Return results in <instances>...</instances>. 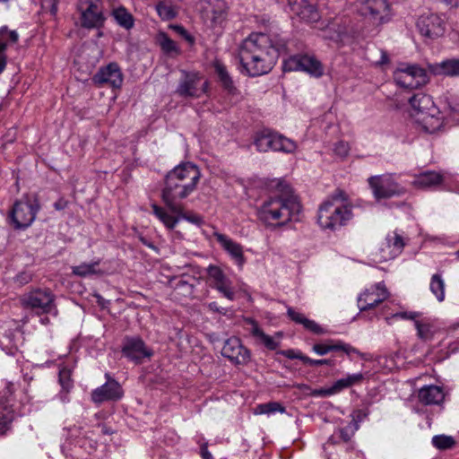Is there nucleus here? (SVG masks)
<instances>
[{
  "instance_id": "nucleus-1",
  "label": "nucleus",
  "mask_w": 459,
  "mask_h": 459,
  "mask_svg": "<svg viewBox=\"0 0 459 459\" xmlns=\"http://www.w3.org/2000/svg\"><path fill=\"white\" fill-rule=\"evenodd\" d=\"M288 40L277 32H252L238 48L240 72L250 77L272 71L280 55L287 50Z\"/></svg>"
},
{
  "instance_id": "nucleus-2",
  "label": "nucleus",
  "mask_w": 459,
  "mask_h": 459,
  "mask_svg": "<svg viewBox=\"0 0 459 459\" xmlns=\"http://www.w3.org/2000/svg\"><path fill=\"white\" fill-rule=\"evenodd\" d=\"M199 168L192 162H182L164 177L161 200L170 212H180V204L193 194L201 179Z\"/></svg>"
},
{
  "instance_id": "nucleus-3",
  "label": "nucleus",
  "mask_w": 459,
  "mask_h": 459,
  "mask_svg": "<svg viewBox=\"0 0 459 459\" xmlns=\"http://www.w3.org/2000/svg\"><path fill=\"white\" fill-rule=\"evenodd\" d=\"M280 193L267 197L257 208V217L266 227L276 229L297 221L301 212L299 198L288 186L278 183Z\"/></svg>"
},
{
  "instance_id": "nucleus-4",
  "label": "nucleus",
  "mask_w": 459,
  "mask_h": 459,
  "mask_svg": "<svg viewBox=\"0 0 459 459\" xmlns=\"http://www.w3.org/2000/svg\"><path fill=\"white\" fill-rule=\"evenodd\" d=\"M39 210L40 204L36 195H23L13 204L8 214V222L16 230H26L35 221Z\"/></svg>"
},
{
  "instance_id": "nucleus-5",
  "label": "nucleus",
  "mask_w": 459,
  "mask_h": 459,
  "mask_svg": "<svg viewBox=\"0 0 459 459\" xmlns=\"http://www.w3.org/2000/svg\"><path fill=\"white\" fill-rule=\"evenodd\" d=\"M352 216V209L349 204L324 202L318 209L317 223L324 230H335L345 226Z\"/></svg>"
},
{
  "instance_id": "nucleus-6",
  "label": "nucleus",
  "mask_w": 459,
  "mask_h": 459,
  "mask_svg": "<svg viewBox=\"0 0 459 459\" xmlns=\"http://www.w3.org/2000/svg\"><path fill=\"white\" fill-rule=\"evenodd\" d=\"M253 143L259 152L272 151L292 154L298 148L295 141L269 128H264L256 132L254 135Z\"/></svg>"
},
{
  "instance_id": "nucleus-7",
  "label": "nucleus",
  "mask_w": 459,
  "mask_h": 459,
  "mask_svg": "<svg viewBox=\"0 0 459 459\" xmlns=\"http://www.w3.org/2000/svg\"><path fill=\"white\" fill-rule=\"evenodd\" d=\"M368 182L373 196L377 201L401 196L405 193V189L390 174L371 176Z\"/></svg>"
},
{
  "instance_id": "nucleus-8",
  "label": "nucleus",
  "mask_w": 459,
  "mask_h": 459,
  "mask_svg": "<svg viewBox=\"0 0 459 459\" xmlns=\"http://www.w3.org/2000/svg\"><path fill=\"white\" fill-rule=\"evenodd\" d=\"M393 77L397 85L406 89H417L429 81L426 70L417 65L398 67Z\"/></svg>"
},
{
  "instance_id": "nucleus-9",
  "label": "nucleus",
  "mask_w": 459,
  "mask_h": 459,
  "mask_svg": "<svg viewBox=\"0 0 459 459\" xmlns=\"http://www.w3.org/2000/svg\"><path fill=\"white\" fill-rule=\"evenodd\" d=\"M282 68L284 72L302 71L309 75L319 78L324 74L321 62L313 56L294 55L284 60Z\"/></svg>"
},
{
  "instance_id": "nucleus-10",
  "label": "nucleus",
  "mask_w": 459,
  "mask_h": 459,
  "mask_svg": "<svg viewBox=\"0 0 459 459\" xmlns=\"http://www.w3.org/2000/svg\"><path fill=\"white\" fill-rule=\"evenodd\" d=\"M201 81L202 77L197 73L182 70L176 93L183 98H200L206 93L209 86L207 81L202 84Z\"/></svg>"
},
{
  "instance_id": "nucleus-11",
  "label": "nucleus",
  "mask_w": 459,
  "mask_h": 459,
  "mask_svg": "<svg viewBox=\"0 0 459 459\" xmlns=\"http://www.w3.org/2000/svg\"><path fill=\"white\" fill-rule=\"evenodd\" d=\"M3 391L0 392V436L5 434L15 418V411L11 403V396L14 393L15 384L10 381H1Z\"/></svg>"
},
{
  "instance_id": "nucleus-12",
  "label": "nucleus",
  "mask_w": 459,
  "mask_h": 459,
  "mask_svg": "<svg viewBox=\"0 0 459 459\" xmlns=\"http://www.w3.org/2000/svg\"><path fill=\"white\" fill-rule=\"evenodd\" d=\"M21 302L26 308L37 309L42 314L54 312V295L49 290H34L22 297Z\"/></svg>"
},
{
  "instance_id": "nucleus-13",
  "label": "nucleus",
  "mask_w": 459,
  "mask_h": 459,
  "mask_svg": "<svg viewBox=\"0 0 459 459\" xmlns=\"http://www.w3.org/2000/svg\"><path fill=\"white\" fill-rule=\"evenodd\" d=\"M100 0H79L77 9L81 13V25L86 29L100 28L103 25L104 16L100 8Z\"/></svg>"
},
{
  "instance_id": "nucleus-14",
  "label": "nucleus",
  "mask_w": 459,
  "mask_h": 459,
  "mask_svg": "<svg viewBox=\"0 0 459 459\" xmlns=\"http://www.w3.org/2000/svg\"><path fill=\"white\" fill-rule=\"evenodd\" d=\"M359 12L377 24L390 19V6L386 0H365L361 2Z\"/></svg>"
},
{
  "instance_id": "nucleus-15",
  "label": "nucleus",
  "mask_w": 459,
  "mask_h": 459,
  "mask_svg": "<svg viewBox=\"0 0 459 459\" xmlns=\"http://www.w3.org/2000/svg\"><path fill=\"white\" fill-rule=\"evenodd\" d=\"M417 28L422 36L434 39L444 35L446 23L438 14L428 13L419 17Z\"/></svg>"
},
{
  "instance_id": "nucleus-16",
  "label": "nucleus",
  "mask_w": 459,
  "mask_h": 459,
  "mask_svg": "<svg viewBox=\"0 0 459 459\" xmlns=\"http://www.w3.org/2000/svg\"><path fill=\"white\" fill-rule=\"evenodd\" d=\"M289 11L300 21L316 22L321 16L316 0H288Z\"/></svg>"
},
{
  "instance_id": "nucleus-17",
  "label": "nucleus",
  "mask_w": 459,
  "mask_h": 459,
  "mask_svg": "<svg viewBox=\"0 0 459 459\" xmlns=\"http://www.w3.org/2000/svg\"><path fill=\"white\" fill-rule=\"evenodd\" d=\"M388 291L383 283H377L366 289L358 298V307L360 312L368 311L388 298Z\"/></svg>"
},
{
  "instance_id": "nucleus-18",
  "label": "nucleus",
  "mask_w": 459,
  "mask_h": 459,
  "mask_svg": "<svg viewBox=\"0 0 459 459\" xmlns=\"http://www.w3.org/2000/svg\"><path fill=\"white\" fill-rule=\"evenodd\" d=\"M92 81L96 85H109L113 89H120L124 76L119 65L115 63H109L106 66L100 67L92 77Z\"/></svg>"
},
{
  "instance_id": "nucleus-19",
  "label": "nucleus",
  "mask_w": 459,
  "mask_h": 459,
  "mask_svg": "<svg viewBox=\"0 0 459 459\" xmlns=\"http://www.w3.org/2000/svg\"><path fill=\"white\" fill-rule=\"evenodd\" d=\"M122 352L125 357L135 364H140L143 359L152 356V351L140 338L126 339L123 345Z\"/></svg>"
},
{
  "instance_id": "nucleus-20",
  "label": "nucleus",
  "mask_w": 459,
  "mask_h": 459,
  "mask_svg": "<svg viewBox=\"0 0 459 459\" xmlns=\"http://www.w3.org/2000/svg\"><path fill=\"white\" fill-rule=\"evenodd\" d=\"M108 381L101 386L94 389L91 393V400L95 403H101L106 401H117L123 396L121 385L108 375Z\"/></svg>"
},
{
  "instance_id": "nucleus-21",
  "label": "nucleus",
  "mask_w": 459,
  "mask_h": 459,
  "mask_svg": "<svg viewBox=\"0 0 459 459\" xmlns=\"http://www.w3.org/2000/svg\"><path fill=\"white\" fill-rule=\"evenodd\" d=\"M223 357L228 358L235 364H245L249 359V351L245 348L238 338H229L221 350Z\"/></svg>"
},
{
  "instance_id": "nucleus-22",
  "label": "nucleus",
  "mask_w": 459,
  "mask_h": 459,
  "mask_svg": "<svg viewBox=\"0 0 459 459\" xmlns=\"http://www.w3.org/2000/svg\"><path fill=\"white\" fill-rule=\"evenodd\" d=\"M312 351L319 356H324L330 351H342L347 355L356 354L362 356V353L359 350L341 340H327L324 343L314 344Z\"/></svg>"
},
{
  "instance_id": "nucleus-23",
  "label": "nucleus",
  "mask_w": 459,
  "mask_h": 459,
  "mask_svg": "<svg viewBox=\"0 0 459 459\" xmlns=\"http://www.w3.org/2000/svg\"><path fill=\"white\" fill-rule=\"evenodd\" d=\"M213 236L221 247L234 259L235 263L238 266H242L245 263L243 247L225 234L214 232Z\"/></svg>"
},
{
  "instance_id": "nucleus-24",
  "label": "nucleus",
  "mask_w": 459,
  "mask_h": 459,
  "mask_svg": "<svg viewBox=\"0 0 459 459\" xmlns=\"http://www.w3.org/2000/svg\"><path fill=\"white\" fill-rule=\"evenodd\" d=\"M364 378L362 373L349 374L345 377L340 378L335 381L333 385L326 389H320L315 392L316 394L320 396H330L340 393L343 389L349 388L354 385L360 383Z\"/></svg>"
},
{
  "instance_id": "nucleus-25",
  "label": "nucleus",
  "mask_w": 459,
  "mask_h": 459,
  "mask_svg": "<svg viewBox=\"0 0 459 459\" xmlns=\"http://www.w3.org/2000/svg\"><path fill=\"white\" fill-rule=\"evenodd\" d=\"M418 399L424 405H438L445 399V392L441 386L427 385L419 389Z\"/></svg>"
},
{
  "instance_id": "nucleus-26",
  "label": "nucleus",
  "mask_w": 459,
  "mask_h": 459,
  "mask_svg": "<svg viewBox=\"0 0 459 459\" xmlns=\"http://www.w3.org/2000/svg\"><path fill=\"white\" fill-rule=\"evenodd\" d=\"M439 115H440L439 111H438V113L428 111L425 114L416 117L415 122L418 125V129L426 134L436 133L443 126V121Z\"/></svg>"
},
{
  "instance_id": "nucleus-27",
  "label": "nucleus",
  "mask_w": 459,
  "mask_h": 459,
  "mask_svg": "<svg viewBox=\"0 0 459 459\" xmlns=\"http://www.w3.org/2000/svg\"><path fill=\"white\" fill-rule=\"evenodd\" d=\"M409 103L416 111V117L425 114L428 111L438 113V108L436 107L432 98L423 92L414 93L409 99Z\"/></svg>"
},
{
  "instance_id": "nucleus-28",
  "label": "nucleus",
  "mask_w": 459,
  "mask_h": 459,
  "mask_svg": "<svg viewBox=\"0 0 459 459\" xmlns=\"http://www.w3.org/2000/svg\"><path fill=\"white\" fill-rule=\"evenodd\" d=\"M19 40V34L16 30H11L6 25L0 28V74L4 71L7 65L5 50L8 44L16 43Z\"/></svg>"
},
{
  "instance_id": "nucleus-29",
  "label": "nucleus",
  "mask_w": 459,
  "mask_h": 459,
  "mask_svg": "<svg viewBox=\"0 0 459 459\" xmlns=\"http://www.w3.org/2000/svg\"><path fill=\"white\" fill-rule=\"evenodd\" d=\"M429 70L435 75L459 76V59L448 58L439 63L429 64Z\"/></svg>"
},
{
  "instance_id": "nucleus-30",
  "label": "nucleus",
  "mask_w": 459,
  "mask_h": 459,
  "mask_svg": "<svg viewBox=\"0 0 459 459\" xmlns=\"http://www.w3.org/2000/svg\"><path fill=\"white\" fill-rule=\"evenodd\" d=\"M247 322L251 325L250 333L259 343L264 345V347L271 351H274L279 347V340L281 337V333H277V339H275L273 336L265 334L264 331L258 327V325L255 324L252 317H247Z\"/></svg>"
},
{
  "instance_id": "nucleus-31",
  "label": "nucleus",
  "mask_w": 459,
  "mask_h": 459,
  "mask_svg": "<svg viewBox=\"0 0 459 459\" xmlns=\"http://www.w3.org/2000/svg\"><path fill=\"white\" fill-rule=\"evenodd\" d=\"M197 282L198 280L191 275L175 277L170 281L175 293L185 298L194 296V289Z\"/></svg>"
},
{
  "instance_id": "nucleus-32",
  "label": "nucleus",
  "mask_w": 459,
  "mask_h": 459,
  "mask_svg": "<svg viewBox=\"0 0 459 459\" xmlns=\"http://www.w3.org/2000/svg\"><path fill=\"white\" fill-rule=\"evenodd\" d=\"M444 181V176L434 170H427L417 175L413 185L417 188L428 189L439 186Z\"/></svg>"
},
{
  "instance_id": "nucleus-33",
  "label": "nucleus",
  "mask_w": 459,
  "mask_h": 459,
  "mask_svg": "<svg viewBox=\"0 0 459 459\" xmlns=\"http://www.w3.org/2000/svg\"><path fill=\"white\" fill-rule=\"evenodd\" d=\"M216 4L211 12H207V20L210 21V26L213 29L221 28L226 21L227 11L224 0H215Z\"/></svg>"
},
{
  "instance_id": "nucleus-34",
  "label": "nucleus",
  "mask_w": 459,
  "mask_h": 459,
  "mask_svg": "<svg viewBox=\"0 0 459 459\" xmlns=\"http://www.w3.org/2000/svg\"><path fill=\"white\" fill-rule=\"evenodd\" d=\"M386 247L390 250L383 255L384 260H392L399 255L404 247V242L402 236L396 232L388 234L386 236Z\"/></svg>"
},
{
  "instance_id": "nucleus-35",
  "label": "nucleus",
  "mask_w": 459,
  "mask_h": 459,
  "mask_svg": "<svg viewBox=\"0 0 459 459\" xmlns=\"http://www.w3.org/2000/svg\"><path fill=\"white\" fill-rule=\"evenodd\" d=\"M213 67L222 88L229 93L235 94L237 92V88L226 66L221 62L215 61Z\"/></svg>"
},
{
  "instance_id": "nucleus-36",
  "label": "nucleus",
  "mask_w": 459,
  "mask_h": 459,
  "mask_svg": "<svg viewBox=\"0 0 459 459\" xmlns=\"http://www.w3.org/2000/svg\"><path fill=\"white\" fill-rule=\"evenodd\" d=\"M72 371L68 368H61L58 374V381L61 385V392L58 396L63 403L69 402L68 394L74 387V381L71 377Z\"/></svg>"
},
{
  "instance_id": "nucleus-37",
  "label": "nucleus",
  "mask_w": 459,
  "mask_h": 459,
  "mask_svg": "<svg viewBox=\"0 0 459 459\" xmlns=\"http://www.w3.org/2000/svg\"><path fill=\"white\" fill-rule=\"evenodd\" d=\"M100 260L87 264L82 263L79 265L72 267V273L79 277H87L91 275H100L102 274L101 270L99 268Z\"/></svg>"
},
{
  "instance_id": "nucleus-38",
  "label": "nucleus",
  "mask_w": 459,
  "mask_h": 459,
  "mask_svg": "<svg viewBox=\"0 0 459 459\" xmlns=\"http://www.w3.org/2000/svg\"><path fill=\"white\" fill-rule=\"evenodd\" d=\"M358 429V424L354 421L350 422L347 426L344 428H342L338 429L337 432H335L327 441V443L325 445L324 449L326 450L328 446L331 445H334L337 443L335 440V435L338 434L339 437L344 441L348 442L351 438V437L354 435L355 431Z\"/></svg>"
},
{
  "instance_id": "nucleus-39",
  "label": "nucleus",
  "mask_w": 459,
  "mask_h": 459,
  "mask_svg": "<svg viewBox=\"0 0 459 459\" xmlns=\"http://www.w3.org/2000/svg\"><path fill=\"white\" fill-rule=\"evenodd\" d=\"M153 214L169 230H173L178 223V217L170 215L163 207L156 204H152Z\"/></svg>"
},
{
  "instance_id": "nucleus-40",
  "label": "nucleus",
  "mask_w": 459,
  "mask_h": 459,
  "mask_svg": "<svg viewBox=\"0 0 459 459\" xmlns=\"http://www.w3.org/2000/svg\"><path fill=\"white\" fill-rule=\"evenodd\" d=\"M113 16L117 24L126 30H130L134 25L133 15L124 6L116 8Z\"/></svg>"
},
{
  "instance_id": "nucleus-41",
  "label": "nucleus",
  "mask_w": 459,
  "mask_h": 459,
  "mask_svg": "<svg viewBox=\"0 0 459 459\" xmlns=\"http://www.w3.org/2000/svg\"><path fill=\"white\" fill-rule=\"evenodd\" d=\"M414 325L418 332V336L424 341L430 340L437 332V327L433 324L423 319L415 320Z\"/></svg>"
},
{
  "instance_id": "nucleus-42",
  "label": "nucleus",
  "mask_w": 459,
  "mask_h": 459,
  "mask_svg": "<svg viewBox=\"0 0 459 459\" xmlns=\"http://www.w3.org/2000/svg\"><path fill=\"white\" fill-rule=\"evenodd\" d=\"M429 289L436 296L438 301H443L445 299V282L440 274H433L430 281Z\"/></svg>"
},
{
  "instance_id": "nucleus-43",
  "label": "nucleus",
  "mask_w": 459,
  "mask_h": 459,
  "mask_svg": "<svg viewBox=\"0 0 459 459\" xmlns=\"http://www.w3.org/2000/svg\"><path fill=\"white\" fill-rule=\"evenodd\" d=\"M292 319L297 324L302 325L307 330L316 334H322L328 332L326 328L319 325L317 323L308 317H292Z\"/></svg>"
},
{
  "instance_id": "nucleus-44",
  "label": "nucleus",
  "mask_w": 459,
  "mask_h": 459,
  "mask_svg": "<svg viewBox=\"0 0 459 459\" xmlns=\"http://www.w3.org/2000/svg\"><path fill=\"white\" fill-rule=\"evenodd\" d=\"M159 44L162 51L166 54H178L179 48L176 42L172 40L166 33L161 32L158 36Z\"/></svg>"
},
{
  "instance_id": "nucleus-45",
  "label": "nucleus",
  "mask_w": 459,
  "mask_h": 459,
  "mask_svg": "<svg viewBox=\"0 0 459 459\" xmlns=\"http://www.w3.org/2000/svg\"><path fill=\"white\" fill-rule=\"evenodd\" d=\"M277 411L282 413L285 411V408L276 402L260 403L255 409V414H272Z\"/></svg>"
},
{
  "instance_id": "nucleus-46",
  "label": "nucleus",
  "mask_w": 459,
  "mask_h": 459,
  "mask_svg": "<svg viewBox=\"0 0 459 459\" xmlns=\"http://www.w3.org/2000/svg\"><path fill=\"white\" fill-rule=\"evenodd\" d=\"M432 445L440 450L452 448L455 441L453 437L446 435H436L432 437Z\"/></svg>"
},
{
  "instance_id": "nucleus-47",
  "label": "nucleus",
  "mask_w": 459,
  "mask_h": 459,
  "mask_svg": "<svg viewBox=\"0 0 459 459\" xmlns=\"http://www.w3.org/2000/svg\"><path fill=\"white\" fill-rule=\"evenodd\" d=\"M223 297L230 300H233L236 295L233 288L231 287L230 281L227 278L224 281L212 285Z\"/></svg>"
},
{
  "instance_id": "nucleus-48",
  "label": "nucleus",
  "mask_w": 459,
  "mask_h": 459,
  "mask_svg": "<svg viewBox=\"0 0 459 459\" xmlns=\"http://www.w3.org/2000/svg\"><path fill=\"white\" fill-rule=\"evenodd\" d=\"M382 312L384 314H385L386 316H420V314L417 312L408 313L407 311L403 310V308L397 307L396 305H394L393 303H390V304L385 303L383 306Z\"/></svg>"
},
{
  "instance_id": "nucleus-49",
  "label": "nucleus",
  "mask_w": 459,
  "mask_h": 459,
  "mask_svg": "<svg viewBox=\"0 0 459 459\" xmlns=\"http://www.w3.org/2000/svg\"><path fill=\"white\" fill-rule=\"evenodd\" d=\"M175 213L178 217V221L180 219L186 220L188 222H191L195 225H201L203 223V218L195 213H186L184 212V206L182 203L180 204V212H171Z\"/></svg>"
},
{
  "instance_id": "nucleus-50",
  "label": "nucleus",
  "mask_w": 459,
  "mask_h": 459,
  "mask_svg": "<svg viewBox=\"0 0 459 459\" xmlns=\"http://www.w3.org/2000/svg\"><path fill=\"white\" fill-rule=\"evenodd\" d=\"M207 273L209 277L212 280V285L217 284L227 279L226 275L222 272V270L217 265H209L207 268Z\"/></svg>"
},
{
  "instance_id": "nucleus-51",
  "label": "nucleus",
  "mask_w": 459,
  "mask_h": 459,
  "mask_svg": "<svg viewBox=\"0 0 459 459\" xmlns=\"http://www.w3.org/2000/svg\"><path fill=\"white\" fill-rule=\"evenodd\" d=\"M156 9L159 15L164 20H170L176 16L174 9L166 4H158Z\"/></svg>"
},
{
  "instance_id": "nucleus-52",
  "label": "nucleus",
  "mask_w": 459,
  "mask_h": 459,
  "mask_svg": "<svg viewBox=\"0 0 459 459\" xmlns=\"http://www.w3.org/2000/svg\"><path fill=\"white\" fill-rule=\"evenodd\" d=\"M349 152L350 146L348 143L344 141H339L334 144L333 152L340 158H346L349 154Z\"/></svg>"
},
{
  "instance_id": "nucleus-53",
  "label": "nucleus",
  "mask_w": 459,
  "mask_h": 459,
  "mask_svg": "<svg viewBox=\"0 0 459 459\" xmlns=\"http://www.w3.org/2000/svg\"><path fill=\"white\" fill-rule=\"evenodd\" d=\"M58 2L59 0H40L41 8L44 12H48L52 16H56Z\"/></svg>"
},
{
  "instance_id": "nucleus-54",
  "label": "nucleus",
  "mask_w": 459,
  "mask_h": 459,
  "mask_svg": "<svg viewBox=\"0 0 459 459\" xmlns=\"http://www.w3.org/2000/svg\"><path fill=\"white\" fill-rule=\"evenodd\" d=\"M301 358V361L305 364V365H308V366H311V367H315V366H322V365H328V366H333V360L331 359H311L307 356L306 357H300Z\"/></svg>"
},
{
  "instance_id": "nucleus-55",
  "label": "nucleus",
  "mask_w": 459,
  "mask_h": 459,
  "mask_svg": "<svg viewBox=\"0 0 459 459\" xmlns=\"http://www.w3.org/2000/svg\"><path fill=\"white\" fill-rule=\"evenodd\" d=\"M325 202H335L337 204H347V195L344 191L337 189Z\"/></svg>"
},
{
  "instance_id": "nucleus-56",
  "label": "nucleus",
  "mask_w": 459,
  "mask_h": 459,
  "mask_svg": "<svg viewBox=\"0 0 459 459\" xmlns=\"http://www.w3.org/2000/svg\"><path fill=\"white\" fill-rule=\"evenodd\" d=\"M32 273L30 272H21L14 278V282L20 286L25 285L31 281Z\"/></svg>"
},
{
  "instance_id": "nucleus-57",
  "label": "nucleus",
  "mask_w": 459,
  "mask_h": 459,
  "mask_svg": "<svg viewBox=\"0 0 459 459\" xmlns=\"http://www.w3.org/2000/svg\"><path fill=\"white\" fill-rule=\"evenodd\" d=\"M173 30L178 33L180 36H182L186 41H188L190 44H193L195 42V39L193 36H191L188 31L180 25H175L172 27Z\"/></svg>"
},
{
  "instance_id": "nucleus-58",
  "label": "nucleus",
  "mask_w": 459,
  "mask_h": 459,
  "mask_svg": "<svg viewBox=\"0 0 459 459\" xmlns=\"http://www.w3.org/2000/svg\"><path fill=\"white\" fill-rule=\"evenodd\" d=\"M390 250L388 247H386V238L382 243L381 247L378 249V253H376V256L378 257V262H384L383 255L386 254Z\"/></svg>"
},
{
  "instance_id": "nucleus-59",
  "label": "nucleus",
  "mask_w": 459,
  "mask_h": 459,
  "mask_svg": "<svg viewBox=\"0 0 459 459\" xmlns=\"http://www.w3.org/2000/svg\"><path fill=\"white\" fill-rule=\"evenodd\" d=\"M285 355L290 358V359H299L301 361V358L300 357H306V355H304L303 353H301L300 351H296L294 350H288L286 352H285Z\"/></svg>"
},
{
  "instance_id": "nucleus-60",
  "label": "nucleus",
  "mask_w": 459,
  "mask_h": 459,
  "mask_svg": "<svg viewBox=\"0 0 459 459\" xmlns=\"http://www.w3.org/2000/svg\"><path fill=\"white\" fill-rule=\"evenodd\" d=\"M68 205V202L64 199V198H60L58 199L55 204H54V207L56 211H62V210H65Z\"/></svg>"
},
{
  "instance_id": "nucleus-61",
  "label": "nucleus",
  "mask_w": 459,
  "mask_h": 459,
  "mask_svg": "<svg viewBox=\"0 0 459 459\" xmlns=\"http://www.w3.org/2000/svg\"><path fill=\"white\" fill-rule=\"evenodd\" d=\"M208 307L212 313L225 314L224 308L218 306L217 302H211L208 304Z\"/></svg>"
},
{
  "instance_id": "nucleus-62",
  "label": "nucleus",
  "mask_w": 459,
  "mask_h": 459,
  "mask_svg": "<svg viewBox=\"0 0 459 459\" xmlns=\"http://www.w3.org/2000/svg\"><path fill=\"white\" fill-rule=\"evenodd\" d=\"M138 238H139L140 242H141L143 245H144V246H146V247H148L149 248L153 249V250H156V249H157V247L154 246V244H153L150 239H148L147 238H145L144 236L140 235V236L138 237Z\"/></svg>"
},
{
  "instance_id": "nucleus-63",
  "label": "nucleus",
  "mask_w": 459,
  "mask_h": 459,
  "mask_svg": "<svg viewBox=\"0 0 459 459\" xmlns=\"http://www.w3.org/2000/svg\"><path fill=\"white\" fill-rule=\"evenodd\" d=\"M389 62L388 55L385 51L381 52V58L379 60L380 65L387 64Z\"/></svg>"
},
{
  "instance_id": "nucleus-64",
  "label": "nucleus",
  "mask_w": 459,
  "mask_h": 459,
  "mask_svg": "<svg viewBox=\"0 0 459 459\" xmlns=\"http://www.w3.org/2000/svg\"><path fill=\"white\" fill-rule=\"evenodd\" d=\"M202 456L204 459H212V455L207 449H202Z\"/></svg>"
}]
</instances>
